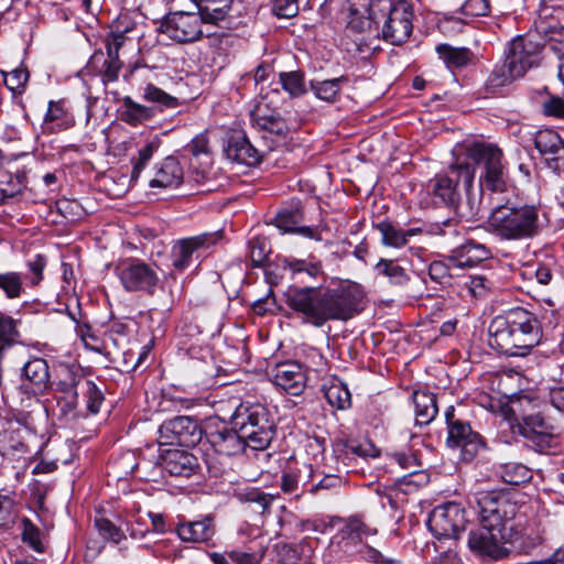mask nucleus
<instances>
[{
  "mask_svg": "<svg viewBox=\"0 0 564 564\" xmlns=\"http://www.w3.org/2000/svg\"><path fill=\"white\" fill-rule=\"evenodd\" d=\"M365 297L357 283L336 289L315 286H290L284 292L286 305L302 319L314 327L328 321H348L361 311Z\"/></svg>",
  "mask_w": 564,
  "mask_h": 564,
  "instance_id": "f257e3e1",
  "label": "nucleus"
},
{
  "mask_svg": "<svg viewBox=\"0 0 564 564\" xmlns=\"http://www.w3.org/2000/svg\"><path fill=\"white\" fill-rule=\"evenodd\" d=\"M489 346L508 356H525L542 338V326L535 314L516 307L496 316L489 325Z\"/></svg>",
  "mask_w": 564,
  "mask_h": 564,
  "instance_id": "f03ea898",
  "label": "nucleus"
},
{
  "mask_svg": "<svg viewBox=\"0 0 564 564\" xmlns=\"http://www.w3.org/2000/svg\"><path fill=\"white\" fill-rule=\"evenodd\" d=\"M489 231L501 240L519 241L540 235V207L511 198L497 202L487 220Z\"/></svg>",
  "mask_w": 564,
  "mask_h": 564,
  "instance_id": "7ed1b4c3",
  "label": "nucleus"
},
{
  "mask_svg": "<svg viewBox=\"0 0 564 564\" xmlns=\"http://www.w3.org/2000/svg\"><path fill=\"white\" fill-rule=\"evenodd\" d=\"M230 424L239 431L248 446L256 451L265 449L276 433L270 410L260 402H240L230 416Z\"/></svg>",
  "mask_w": 564,
  "mask_h": 564,
  "instance_id": "20e7f679",
  "label": "nucleus"
},
{
  "mask_svg": "<svg viewBox=\"0 0 564 564\" xmlns=\"http://www.w3.org/2000/svg\"><path fill=\"white\" fill-rule=\"evenodd\" d=\"M370 15L384 42L400 46L410 39L414 12L408 1L370 0Z\"/></svg>",
  "mask_w": 564,
  "mask_h": 564,
  "instance_id": "39448f33",
  "label": "nucleus"
},
{
  "mask_svg": "<svg viewBox=\"0 0 564 564\" xmlns=\"http://www.w3.org/2000/svg\"><path fill=\"white\" fill-rule=\"evenodd\" d=\"M544 47L545 44L534 39V34L531 32L525 36L513 39L509 43L503 65L492 72L491 83L506 85L516 78L522 77L528 69L540 64Z\"/></svg>",
  "mask_w": 564,
  "mask_h": 564,
  "instance_id": "423d86ee",
  "label": "nucleus"
},
{
  "mask_svg": "<svg viewBox=\"0 0 564 564\" xmlns=\"http://www.w3.org/2000/svg\"><path fill=\"white\" fill-rule=\"evenodd\" d=\"M476 169L468 162L452 164L426 183V192L434 204L457 207L460 200V186L468 192L475 181Z\"/></svg>",
  "mask_w": 564,
  "mask_h": 564,
  "instance_id": "0eeeda50",
  "label": "nucleus"
},
{
  "mask_svg": "<svg viewBox=\"0 0 564 564\" xmlns=\"http://www.w3.org/2000/svg\"><path fill=\"white\" fill-rule=\"evenodd\" d=\"M479 523L488 525L517 541L520 530L516 523L518 505L507 495L484 491L477 496Z\"/></svg>",
  "mask_w": 564,
  "mask_h": 564,
  "instance_id": "6e6552de",
  "label": "nucleus"
},
{
  "mask_svg": "<svg viewBox=\"0 0 564 564\" xmlns=\"http://www.w3.org/2000/svg\"><path fill=\"white\" fill-rule=\"evenodd\" d=\"M467 159L484 167L481 185L492 193L508 191V171L502 162L503 153L498 145L486 141H471L464 145Z\"/></svg>",
  "mask_w": 564,
  "mask_h": 564,
  "instance_id": "1a4fd4ad",
  "label": "nucleus"
},
{
  "mask_svg": "<svg viewBox=\"0 0 564 564\" xmlns=\"http://www.w3.org/2000/svg\"><path fill=\"white\" fill-rule=\"evenodd\" d=\"M115 271L127 292H143L153 295L160 282L156 269L139 258L121 260Z\"/></svg>",
  "mask_w": 564,
  "mask_h": 564,
  "instance_id": "9d476101",
  "label": "nucleus"
},
{
  "mask_svg": "<svg viewBox=\"0 0 564 564\" xmlns=\"http://www.w3.org/2000/svg\"><path fill=\"white\" fill-rule=\"evenodd\" d=\"M511 535H505L486 524L479 523L478 528L470 530L467 545L477 556L489 561H499L509 555L506 543H513Z\"/></svg>",
  "mask_w": 564,
  "mask_h": 564,
  "instance_id": "9b49d317",
  "label": "nucleus"
},
{
  "mask_svg": "<svg viewBox=\"0 0 564 564\" xmlns=\"http://www.w3.org/2000/svg\"><path fill=\"white\" fill-rule=\"evenodd\" d=\"M465 523V510L457 502L436 506L426 522L430 531L437 539H458Z\"/></svg>",
  "mask_w": 564,
  "mask_h": 564,
  "instance_id": "f8f14e48",
  "label": "nucleus"
},
{
  "mask_svg": "<svg viewBox=\"0 0 564 564\" xmlns=\"http://www.w3.org/2000/svg\"><path fill=\"white\" fill-rule=\"evenodd\" d=\"M202 23H209L202 11L169 13L160 25V31L178 43H191L203 36Z\"/></svg>",
  "mask_w": 564,
  "mask_h": 564,
  "instance_id": "ddd939ff",
  "label": "nucleus"
},
{
  "mask_svg": "<svg viewBox=\"0 0 564 564\" xmlns=\"http://www.w3.org/2000/svg\"><path fill=\"white\" fill-rule=\"evenodd\" d=\"M161 444H177L184 447L196 446L205 435V429L192 416L180 415L166 420L159 429Z\"/></svg>",
  "mask_w": 564,
  "mask_h": 564,
  "instance_id": "4468645a",
  "label": "nucleus"
},
{
  "mask_svg": "<svg viewBox=\"0 0 564 564\" xmlns=\"http://www.w3.org/2000/svg\"><path fill=\"white\" fill-rule=\"evenodd\" d=\"M220 237V232L215 231L175 240L170 251L172 267L177 272L185 271L191 267L195 253L208 250L217 243Z\"/></svg>",
  "mask_w": 564,
  "mask_h": 564,
  "instance_id": "2eb2a0df",
  "label": "nucleus"
},
{
  "mask_svg": "<svg viewBox=\"0 0 564 564\" xmlns=\"http://www.w3.org/2000/svg\"><path fill=\"white\" fill-rule=\"evenodd\" d=\"M235 426L210 420L205 426V437L216 453L224 456H236L249 447Z\"/></svg>",
  "mask_w": 564,
  "mask_h": 564,
  "instance_id": "dca6fc26",
  "label": "nucleus"
},
{
  "mask_svg": "<svg viewBox=\"0 0 564 564\" xmlns=\"http://www.w3.org/2000/svg\"><path fill=\"white\" fill-rule=\"evenodd\" d=\"M446 445L452 449H458L462 460L471 462L485 448L486 443L482 436L464 421L453 423L447 434Z\"/></svg>",
  "mask_w": 564,
  "mask_h": 564,
  "instance_id": "f3484780",
  "label": "nucleus"
},
{
  "mask_svg": "<svg viewBox=\"0 0 564 564\" xmlns=\"http://www.w3.org/2000/svg\"><path fill=\"white\" fill-rule=\"evenodd\" d=\"M519 431L536 452L543 453L553 446L555 427L540 413L524 416L519 424Z\"/></svg>",
  "mask_w": 564,
  "mask_h": 564,
  "instance_id": "a211bd4d",
  "label": "nucleus"
},
{
  "mask_svg": "<svg viewBox=\"0 0 564 564\" xmlns=\"http://www.w3.org/2000/svg\"><path fill=\"white\" fill-rule=\"evenodd\" d=\"M534 145L550 169L557 173L564 172V141L556 131L552 129L538 131Z\"/></svg>",
  "mask_w": 564,
  "mask_h": 564,
  "instance_id": "6ab92c4d",
  "label": "nucleus"
},
{
  "mask_svg": "<svg viewBox=\"0 0 564 564\" xmlns=\"http://www.w3.org/2000/svg\"><path fill=\"white\" fill-rule=\"evenodd\" d=\"M50 380L48 365L43 358L29 360L22 369V383L19 390L30 397L43 393Z\"/></svg>",
  "mask_w": 564,
  "mask_h": 564,
  "instance_id": "aec40b11",
  "label": "nucleus"
},
{
  "mask_svg": "<svg viewBox=\"0 0 564 564\" xmlns=\"http://www.w3.org/2000/svg\"><path fill=\"white\" fill-rule=\"evenodd\" d=\"M160 458L162 468L171 476L189 478L199 468L197 457L185 449H165Z\"/></svg>",
  "mask_w": 564,
  "mask_h": 564,
  "instance_id": "412c9836",
  "label": "nucleus"
},
{
  "mask_svg": "<svg viewBox=\"0 0 564 564\" xmlns=\"http://www.w3.org/2000/svg\"><path fill=\"white\" fill-rule=\"evenodd\" d=\"M303 220V210L297 203L280 210L275 215L273 224L283 234H297L310 239L321 240V237L315 228L301 225Z\"/></svg>",
  "mask_w": 564,
  "mask_h": 564,
  "instance_id": "4be33fe9",
  "label": "nucleus"
},
{
  "mask_svg": "<svg viewBox=\"0 0 564 564\" xmlns=\"http://www.w3.org/2000/svg\"><path fill=\"white\" fill-rule=\"evenodd\" d=\"M490 258L491 251L487 246L467 239L451 251L447 260L456 268H474Z\"/></svg>",
  "mask_w": 564,
  "mask_h": 564,
  "instance_id": "5701e85b",
  "label": "nucleus"
},
{
  "mask_svg": "<svg viewBox=\"0 0 564 564\" xmlns=\"http://www.w3.org/2000/svg\"><path fill=\"white\" fill-rule=\"evenodd\" d=\"M175 532L183 542L210 545L216 530L213 518L206 516L195 521H180Z\"/></svg>",
  "mask_w": 564,
  "mask_h": 564,
  "instance_id": "b1692460",
  "label": "nucleus"
},
{
  "mask_svg": "<svg viewBox=\"0 0 564 564\" xmlns=\"http://www.w3.org/2000/svg\"><path fill=\"white\" fill-rule=\"evenodd\" d=\"M305 380V373L297 362H284L273 369L272 382L291 395L303 392Z\"/></svg>",
  "mask_w": 564,
  "mask_h": 564,
  "instance_id": "393cba45",
  "label": "nucleus"
},
{
  "mask_svg": "<svg viewBox=\"0 0 564 564\" xmlns=\"http://www.w3.org/2000/svg\"><path fill=\"white\" fill-rule=\"evenodd\" d=\"M224 151L228 160L248 166L257 165L261 161V154L258 149L242 133L230 135Z\"/></svg>",
  "mask_w": 564,
  "mask_h": 564,
  "instance_id": "a878e982",
  "label": "nucleus"
},
{
  "mask_svg": "<svg viewBox=\"0 0 564 564\" xmlns=\"http://www.w3.org/2000/svg\"><path fill=\"white\" fill-rule=\"evenodd\" d=\"M250 118L254 126L270 133L284 135L289 131L286 121L279 112L270 109L264 100H259L253 106Z\"/></svg>",
  "mask_w": 564,
  "mask_h": 564,
  "instance_id": "bb28decb",
  "label": "nucleus"
},
{
  "mask_svg": "<svg viewBox=\"0 0 564 564\" xmlns=\"http://www.w3.org/2000/svg\"><path fill=\"white\" fill-rule=\"evenodd\" d=\"M75 124L74 116L64 107L63 101L48 102V108L42 123V132L54 134L67 130Z\"/></svg>",
  "mask_w": 564,
  "mask_h": 564,
  "instance_id": "cd10ccee",
  "label": "nucleus"
},
{
  "mask_svg": "<svg viewBox=\"0 0 564 564\" xmlns=\"http://www.w3.org/2000/svg\"><path fill=\"white\" fill-rule=\"evenodd\" d=\"M183 169L180 162L173 156H167L161 163L154 178L150 181V186L162 188L176 187L183 182Z\"/></svg>",
  "mask_w": 564,
  "mask_h": 564,
  "instance_id": "c85d7f7f",
  "label": "nucleus"
},
{
  "mask_svg": "<svg viewBox=\"0 0 564 564\" xmlns=\"http://www.w3.org/2000/svg\"><path fill=\"white\" fill-rule=\"evenodd\" d=\"M67 384L70 390L73 388H79V392L83 394L86 403V409L91 414H97L99 412L105 397L102 390L98 388L93 380L84 376H72V380Z\"/></svg>",
  "mask_w": 564,
  "mask_h": 564,
  "instance_id": "c756f323",
  "label": "nucleus"
},
{
  "mask_svg": "<svg viewBox=\"0 0 564 564\" xmlns=\"http://www.w3.org/2000/svg\"><path fill=\"white\" fill-rule=\"evenodd\" d=\"M376 229L381 235V242L387 247L401 248L405 246L411 237L422 232L421 228L402 229L390 221L376 224Z\"/></svg>",
  "mask_w": 564,
  "mask_h": 564,
  "instance_id": "7c9ffc66",
  "label": "nucleus"
},
{
  "mask_svg": "<svg viewBox=\"0 0 564 564\" xmlns=\"http://www.w3.org/2000/svg\"><path fill=\"white\" fill-rule=\"evenodd\" d=\"M154 116L155 108L138 104L129 96H126L122 99L120 119L123 122L132 127H137L148 120H151Z\"/></svg>",
  "mask_w": 564,
  "mask_h": 564,
  "instance_id": "2f4dec72",
  "label": "nucleus"
},
{
  "mask_svg": "<svg viewBox=\"0 0 564 564\" xmlns=\"http://www.w3.org/2000/svg\"><path fill=\"white\" fill-rule=\"evenodd\" d=\"M25 186V171L20 169H17L15 171L0 169V198L2 200L17 196Z\"/></svg>",
  "mask_w": 564,
  "mask_h": 564,
  "instance_id": "473e14b6",
  "label": "nucleus"
},
{
  "mask_svg": "<svg viewBox=\"0 0 564 564\" xmlns=\"http://www.w3.org/2000/svg\"><path fill=\"white\" fill-rule=\"evenodd\" d=\"M416 423L429 424L437 414L436 397L429 391H415L413 394Z\"/></svg>",
  "mask_w": 564,
  "mask_h": 564,
  "instance_id": "72a5a7b5",
  "label": "nucleus"
},
{
  "mask_svg": "<svg viewBox=\"0 0 564 564\" xmlns=\"http://www.w3.org/2000/svg\"><path fill=\"white\" fill-rule=\"evenodd\" d=\"M436 52L448 68H460L468 65L474 54L467 47H454L448 44H440Z\"/></svg>",
  "mask_w": 564,
  "mask_h": 564,
  "instance_id": "f704fd0d",
  "label": "nucleus"
},
{
  "mask_svg": "<svg viewBox=\"0 0 564 564\" xmlns=\"http://www.w3.org/2000/svg\"><path fill=\"white\" fill-rule=\"evenodd\" d=\"M497 474L502 481L513 486L522 485L532 477L531 470L522 463L517 462L500 464L497 467Z\"/></svg>",
  "mask_w": 564,
  "mask_h": 564,
  "instance_id": "c9c22d12",
  "label": "nucleus"
},
{
  "mask_svg": "<svg viewBox=\"0 0 564 564\" xmlns=\"http://www.w3.org/2000/svg\"><path fill=\"white\" fill-rule=\"evenodd\" d=\"M345 83H347V78L344 76L325 80H312L311 89L318 99L335 102Z\"/></svg>",
  "mask_w": 564,
  "mask_h": 564,
  "instance_id": "e433bc0d",
  "label": "nucleus"
},
{
  "mask_svg": "<svg viewBox=\"0 0 564 564\" xmlns=\"http://www.w3.org/2000/svg\"><path fill=\"white\" fill-rule=\"evenodd\" d=\"M378 275H382L393 285L403 286L410 281L405 269L391 259H380L375 265Z\"/></svg>",
  "mask_w": 564,
  "mask_h": 564,
  "instance_id": "4c0bfd02",
  "label": "nucleus"
},
{
  "mask_svg": "<svg viewBox=\"0 0 564 564\" xmlns=\"http://www.w3.org/2000/svg\"><path fill=\"white\" fill-rule=\"evenodd\" d=\"M237 498L241 502H248L254 505V511L258 513H265L272 505L274 497L264 492L259 488H245L240 489L236 494Z\"/></svg>",
  "mask_w": 564,
  "mask_h": 564,
  "instance_id": "58836bf2",
  "label": "nucleus"
},
{
  "mask_svg": "<svg viewBox=\"0 0 564 564\" xmlns=\"http://www.w3.org/2000/svg\"><path fill=\"white\" fill-rule=\"evenodd\" d=\"M232 0H200V8L204 19L210 24H218L227 17Z\"/></svg>",
  "mask_w": 564,
  "mask_h": 564,
  "instance_id": "ea45409f",
  "label": "nucleus"
},
{
  "mask_svg": "<svg viewBox=\"0 0 564 564\" xmlns=\"http://www.w3.org/2000/svg\"><path fill=\"white\" fill-rule=\"evenodd\" d=\"M327 402L337 410H346L351 405V394L341 381H334L324 389Z\"/></svg>",
  "mask_w": 564,
  "mask_h": 564,
  "instance_id": "a19ab883",
  "label": "nucleus"
},
{
  "mask_svg": "<svg viewBox=\"0 0 564 564\" xmlns=\"http://www.w3.org/2000/svg\"><path fill=\"white\" fill-rule=\"evenodd\" d=\"M142 98L148 102L154 104L155 106L153 108H155V110L159 109L160 111L164 108L173 109L178 106L176 97L171 96L151 83L144 86Z\"/></svg>",
  "mask_w": 564,
  "mask_h": 564,
  "instance_id": "79ce46f5",
  "label": "nucleus"
},
{
  "mask_svg": "<svg viewBox=\"0 0 564 564\" xmlns=\"http://www.w3.org/2000/svg\"><path fill=\"white\" fill-rule=\"evenodd\" d=\"M284 268L290 270L293 279L300 274H306L312 279H316L323 274L321 261L312 259H285Z\"/></svg>",
  "mask_w": 564,
  "mask_h": 564,
  "instance_id": "37998d69",
  "label": "nucleus"
},
{
  "mask_svg": "<svg viewBox=\"0 0 564 564\" xmlns=\"http://www.w3.org/2000/svg\"><path fill=\"white\" fill-rule=\"evenodd\" d=\"M160 145L161 139L154 137L152 140L147 142L145 145L139 149L138 158L131 160L133 165L131 172V181H137L140 177L142 171L148 165L153 154L159 150Z\"/></svg>",
  "mask_w": 564,
  "mask_h": 564,
  "instance_id": "c03bdc74",
  "label": "nucleus"
},
{
  "mask_svg": "<svg viewBox=\"0 0 564 564\" xmlns=\"http://www.w3.org/2000/svg\"><path fill=\"white\" fill-rule=\"evenodd\" d=\"M94 525L99 535L107 542L119 544L127 539L124 531L104 516L96 517Z\"/></svg>",
  "mask_w": 564,
  "mask_h": 564,
  "instance_id": "a18cd8bd",
  "label": "nucleus"
},
{
  "mask_svg": "<svg viewBox=\"0 0 564 564\" xmlns=\"http://www.w3.org/2000/svg\"><path fill=\"white\" fill-rule=\"evenodd\" d=\"M102 62V66L99 70L105 82H116L119 77V72L122 67V63L119 55L108 56L105 58L104 54L99 51L96 52L91 57V64Z\"/></svg>",
  "mask_w": 564,
  "mask_h": 564,
  "instance_id": "49530a36",
  "label": "nucleus"
},
{
  "mask_svg": "<svg viewBox=\"0 0 564 564\" xmlns=\"http://www.w3.org/2000/svg\"><path fill=\"white\" fill-rule=\"evenodd\" d=\"M46 264L47 261L43 254H36L34 258L26 261L25 265L28 272L23 274L24 288H35L43 281Z\"/></svg>",
  "mask_w": 564,
  "mask_h": 564,
  "instance_id": "de8ad7c7",
  "label": "nucleus"
},
{
  "mask_svg": "<svg viewBox=\"0 0 564 564\" xmlns=\"http://www.w3.org/2000/svg\"><path fill=\"white\" fill-rule=\"evenodd\" d=\"M280 83L292 97H300L306 93L304 74L302 72L280 73Z\"/></svg>",
  "mask_w": 564,
  "mask_h": 564,
  "instance_id": "09e8293b",
  "label": "nucleus"
},
{
  "mask_svg": "<svg viewBox=\"0 0 564 564\" xmlns=\"http://www.w3.org/2000/svg\"><path fill=\"white\" fill-rule=\"evenodd\" d=\"M25 444L21 441L19 433L8 430L0 431V453L4 457L14 455L15 453L25 452Z\"/></svg>",
  "mask_w": 564,
  "mask_h": 564,
  "instance_id": "8fccbe9b",
  "label": "nucleus"
},
{
  "mask_svg": "<svg viewBox=\"0 0 564 564\" xmlns=\"http://www.w3.org/2000/svg\"><path fill=\"white\" fill-rule=\"evenodd\" d=\"M20 325L21 319L0 311V344L21 338Z\"/></svg>",
  "mask_w": 564,
  "mask_h": 564,
  "instance_id": "3c124183",
  "label": "nucleus"
},
{
  "mask_svg": "<svg viewBox=\"0 0 564 564\" xmlns=\"http://www.w3.org/2000/svg\"><path fill=\"white\" fill-rule=\"evenodd\" d=\"M563 25L560 23V18H551V20L535 19L533 22L534 31H530L534 34V39L539 37V41L545 44V42L558 31Z\"/></svg>",
  "mask_w": 564,
  "mask_h": 564,
  "instance_id": "603ef678",
  "label": "nucleus"
},
{
  "mask_svg": "<svg viewBox=\"0 0 564 564\" xmlns=\"http://www.w3.org/2000/svg\"><path fill=\"white\" fill-rule=\"evenodd\" d=\"M185 151L196 159H202V163L210 162V151L208 138L205 134L196 135L186 147Z\"/></svg>",
  "mask_w": 564,
  "mask_h": 564,
  "instance_id": "864d4df0",
  "label": "nucleus"
},
{
  "mask_svg": "<svg viewBox=\"0 0 564 564\" xmlns=\"http://www.w3.org/2000/svg\"><path fill=\"white\" fill-rule=\"evenodd\" d=\"M340 448H346L350 453L360 456V457H367V456H375L373 455V446L371 443H357L351 440H337L334 443V451L338 452Z\"/></svg>",
  "mask_w": 564,
  "mask_h": 564,
  "instance_id": "5fc2aeb1",
  "label": "nucleus"
},
{
  "mask_svg": "<svg viewBox=\"0 0 564 564\" xmlns=\"http://www.w3.org/2000/svg\"><path fill=\"white\" fill-rule=\"evenodd\" d=\"M343 532L350 539H361L376 534L377 530L369 528L360 518L350 517Z\"/></svg>",
  "mask_w": 564,
  "mask_h": 564,
  "instance_id": "6e6d98bb",
  "label": "nucleus"
},
{
  "mask_svg": "<svg viewBox=\"0 0 564 564\" xmlns=\"http://www.w3.org/2000/svg\"><path fill=\"white\" fill-rule=\"evenodd\" d=\"M268 254V243L264 239L253 238L249 241V256L253 267L263 265Z\"/></svg>",
  "mask_w": 564,
  "mask_h": 564,
  "instance_id": "4d7b16f0",
  "label": "nucleus"
},
{
  "mask_svg": "<svg viewBox=\"0 0 564 564\" xmlns=\"http://www.w3.org/2000/svg\"><path fill=\"white\" fill-rule=\"evenodd\" d=\"M29 79V73L22 68H15L10 73L4 74V85L14 94H21L24 85Z\"/></svg>",
  "mask_w": 564,
  "mask_h": 564,
  "instance_id": "13d9d810",
  "label": "nucleus"
},
{
  "mask_svg": "<svg viewBox=\"0 0 564 564\" xmlns=\"http://www.w3.org/2000/svg\"><path fill=\"white\" fill-rule=\"evenodd\" d=\"M15 519V503L12 497L0 494V528L10 527Z\"/></svg>",
  "mask_w": 564,
  "mask_h": 564,
  "instance_id": "bf43d9fd",
  "label": "nucleus"
},
{
  "mask_svg": "<svg viewBox=\"0 0 564 564\" xmlns=\"http://www.w3.org/2000/svg\"><path fill=\"white\" fill-rule=\"evenodd\" d=\"M22 540L34 551L43 552L41 532L29 519L23 520Z\"/></svg>",
  "mask_w": 564,
  "mask_h": 564,
  "instance_id": "052dcab7",
  "label": "nucleus"
},
{
  "mask_svg": "<svg viewBox=\"0 0 564 564\" xmlns=\"http://www.w3.org/2000/svg\"><path fill=\"white\" fill-rule=\"evenodd\" d=\"M302 481V470L301 469H288L283 471L281 476V490L284 494H294L300 488V482Z\"/></svg>",
  "mask_w": 564,
  "mask_h": 564,
  "instance_id": "680f3d73",
  "label": "nucleus"
},
{
  "mask_svg": "<svg viewBox=\"0 0 564 564\" xmlns=\"http://www.w3.org/2000/svg\"><path fill=\"white\" fill-rule=\"evenodd\" d=\"M299 1L300 0H274L272 12L278 18L290 19L299 13Z\"/></svg>",
  "mask_w": 564,
  "mask_h": 564,
  "instance_id": "e2e57ef3",
  "label": "nucleus"
},
{
  "mask_svg": "<svg viewBox=\"0 0 564 564\" xmlns=\"http://www.w3.org/2000/svg\"><path fill=\"white\" fill-rule=\"evenodd\" d=\"M455 268L447 259L445 261H433L429 267L430 278L438 283H443L451 278V269Z\"/></svg>",
  "mask_w": 564,
  "mask_h": 564,
  "instance_id": "0e129e2a",
  "label": "nucleus"
},
{
  "mask_svg": "<svg viewBox=\"0 0 564 564\" xmlns=\"http://www.w3.org/2000/svg\"><path fill=\"white\" fill-rule=\"evenodd\" d=\"M488 0H466L462 6V13L466 17H484L489 13Z\"/></svg>",
  "mask_w": 564,
  "mask_h": 564,
  "instance_id": "69168bd1",
  "label": "nucleus"
},
{
  "mask_svg": "<svg viewBox=\"0 0 564 564\" xmlns=\"http://www.w3.org/2000/svg\"><path fill=\"white\" fill-rule=\"evenodd\" d=\"M543 112L546 116L564 118V100L560 97H551L544 101Z\"/></svg>",
  "mask_w": 564,
  "mask_h": 564,
  "instance_id": "338daca9",
  "label": "nucleus"
},
{
  "mask_svg": "<svg viewBox=\"0 0 564 564\" xmlns=\"http://www.w3.org/2000/svg\"><path fill=\"white\" fill-rule=\"evenodd\" d=\"M546 44L558 58H564V25L553 33V35L545 42V45Z\"/></svg>",
  "mask_w": 564,
  "mask_h": 564,
  "instance_id": "774afa93",
  "label": "nucleus"
}]
</instances>
